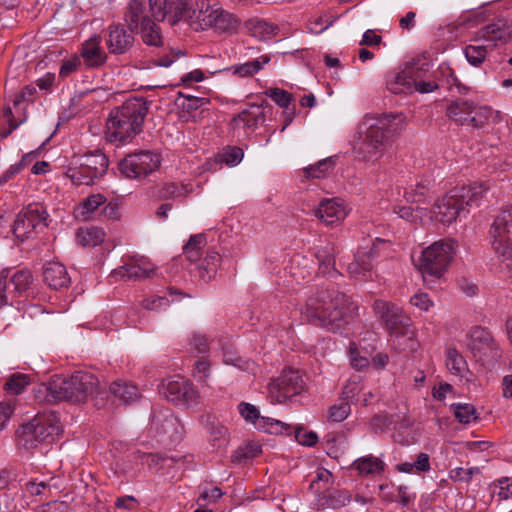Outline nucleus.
Segmentation results:
<instances>
[{
  "label": "nucleus",
  "instance_id": "f257e3e1",
  "mask_svg": "<svg viewBox=\"0 0 512 512\" xmlns=\"http://www.w3.org/2000/svg\"><path fill=\"white\" fill-rule=\"evenodd\" d=\"M402 122L401 115H365L351 140L354 150L366 161L381 158L401 130Z\"/></svg>",
  "mask_w": 512,
  "mask_h": 512
},
{
  "label": "nucleus",
  "instance_id": "f03ea898",
  "mask_svg": "<svg viewBox=\"0 0 512 512\" xmlns=\"http://www.w3.org/2000/svg\"><path fill=\"white\" fill-rule=\"evenodd\" d=\"M355 307L350 298L334 289L319 290L310 296L303 308V318L331 332L341 331L352 319Z\"/></svg>",
  "mask_w": 512,
  "mask_h": 512
},
{
  "label": "nucleus",
  "instance_id": "7ed1b4c3",
  "mask_svg": "<svg viewBox=\"0 0 512 512\" xmlns=\"http://www.w3.org/2000/svg\"><path fill=\"white\" fill-rule=\"evenodd\" d=\"M98 384V379L89 372L78 371L70 377L55 375L48 384L37 388L35 396L39 402H84L95 393Z\"/></svg>",
  "mask_w": 512,
  "mask_h": 512
},
{
  "label": "nucleus",
  "instance_id": "20e7f679",
  "mask_svg": "<svg viewBox=\"0 0 512 512\" xmlns=\"http://www.w3.org/2000/svg\"><path fill=\"white\" fill-rule=\"evenodd\" d=\"M148 103L142 97L127 99L112 110L106 124V138L118 144L130 142L142 130Z\"/></svg>",
  "mask_w": 512,
  "mask_h": 512
},
{
  "label": "nucleus",
  "instance_id": "39448f33",
  "mask_svg": "<svg viewBox=\"0 0 512 512\" xmlns=\"http://www.w3.org/2000/svg\"><path fill=\"white\" fill-rule=\"evenodd\" d=\"M487 191L488 187L483 182L451 189L434 203L435 220L451 224L458 217L466 216L469 207L480 205Z\"/></svg>",
  "mask_w": 512,
  "mask_h": 512
},
{
  "label": "nucleus",
  "instance_id": "423d86ee",
  "mask_svg": "<svg viewBox=\"0 0 512 512\" xmlns=\"http://www.w3.org/2000/svg\"><path fill=\"white\" fill-rule=\"evenodd\" d=\"M456 242L452 239H441L426 247L416 266L423 278L439 279L448 270L456 253Z\"/></svg>",
  "mask_w": 512,
  "mask_h": 512
},
{
  "label": "nucleus",
  "instance_id": "0eeeda50",
  "mask_svg": "<svg viewBox=\"0 0 512 512\" xmlns=\"http://www.w3.org/2000/svg\"><path fill=\"white\" fill-rule=\"evenodd\" d=\"M60 432L59 419L53 412L38 413L17 430L18 442L26 449L43 443H51Z\"/></svg>",
  "mask_w": 512,
  "mask_h": 512
},
{
  "label": "nucleus",
  "instance_id": "6e6552de",
  "mask_svg": "<svg viewBox=\"0 0 512 512\" xmlns=\"http://www.w3.org/2000/svg\"><path fill=\"white\" fill-rule=\"evenodd\" d=\"M446 114L457 125L474 129L483 128L498 117V112L490 106L463 98L452 101L447 106Z\"/></svg>",
  "mask_w": 512,
  "mask_h": 512
},
{
  "label": "nucleus",
  "instance_id": "1a4fd4ad",
  "mask_svg": "<svg viewBox=\"0 0 512 512\" xmlns=\"http://www.w3.org/2000/svg\"><path fill=\"white\" fill-rule=\"evenodd\" d=\"M108 159L100 150L88 152L76 158L73 166L66 170V177L75 185H93L108 170Z\"/></svg>",
  "mask_w": 512,
  "mask_h": 512
},
{
  "label": "nucleus",
  "instance_id": "9d476101",
  "mask_svg": "<svg viewBox=\"0 0 512 512\" xmlns=\"http://www.w3.org/2000/svg\"><path fill=\"white\" fill-rule=\"evenodd\" d=\"M373 310L391 337L413 338L414 331L411 318L399 306L382 299H377L373 303Z\"/></svg>",
  "mask_w": 512,
  "mask_h": 512
},
{
  "label": "nucleus",
  "instance_id": "9b49d317",
  "mask_svg": "<svg viewBox=\"0 0 512 512\" xmlns=\"http://www.w3.org/2000/svg\"><path fill=\"white\" fill-rule=\"evenodd\" d=\"M489 239L498 257L512 259V205L496 216L489 230Z\"/></svg>",
  "mask_w": 512,
  "mask_h": 512
},
{
  "label": "nucleus",
  "instance_id": "f8f14e48",
  "mask_svg": "<svg viewBox=\"0 0 512 512\" xmlns=\"http://www.w3.org/2000/svg\"><path fill=\"white\" fill-rule=\"evenodd\" d=\"M305 391V382L299 371L285 369L268 384V399L272 404H282Z\"/></svg>",
  "mask_w": 512,
  "mask_h": 512
},
{
  "label": "nucleus",
  "instance_id": "ddd939ff",
  "mask_svg": "<svg viewBox=\"0 0 512 512\" xmlns=\"http://www.w3.org/2000/svg\"><path fill=\"white\" fill-rule=\"evenodd\" d=\"M159 165L160 158L157 153L140 151L127 155L119 162L118 167L123 176L134 179L153 172Z\"/></svg>",
  "mask_w": 512,
  "mask_h": 512
},
{
  "label": "nucleus",
  "instance_id": "4468645a",
  "mask_svg": "<svg viewBox=\"0 0 512 512\" xmlns=\"http://www.w3.org/2000/svg\"><path fill=\"white\" fill-rule=\"evenodd\" d=\"M160 394L170 402L186 406L196 404L199 398L192 384L179 375L164 380L160 386Z\"/></svg>",
  "mask_w": 512,
  "mask_h": 512
},
{
  "label": "nucleus",
  "instance_id": "2eb2a0df",
  "mask_svg": "<svg viewBox=\"0 0 512 512\" xmlns=\"http://www.w3.org/2000/svg\"><path fill=\"white\" fill-rule=\"evenodd\" d=\"M152 17L156 21L168 20L171 25L191 18V9L186 0H148Z\"/></svg>",
  "mask_w": 512,
  "mask_h": 512
},
{
  "label": "nucleus",
  "instance_id": "dca6fc26",
  "mask_svg": "<svg viewBox=\"0 0 512 512\" xmlns=\"http://www.w3.org/2000/svg\"><path fill=\"white\" fill-rule=\"evenodd\" d=\"M47 213L39 204H30L22 209L14 222L13 233L17 238H26L38 227L46 226Z\"/></svg>",
  "mask_w": 512,
  "mask_h": 512
},
{
  "label": "nucleus",
  "instance_id": "f3484780",
  "mask_svg": "<svg viewBox=\"0 0 512 512\" xmlns=\"http://www.w3.org/2000/svg\"><path fill=\"white\" fill-rule=\"evenodd\" d=\"M238 411L246 422L253 424L258 430L268 433H288L289 427L284 422L261 416L256 406L250 403L241 402L238 405Z\"/></svg>",
  "mask_w": 512,
  "mask_h": 512
},
{
  "label": "nucleus",
  "instance_id": "a211bd4d",
  "mask_svg": "<svg viewBox=\"0 0 512 512\" xmlns=\"http://www.w3.org/2000/svg\"><path fill=\"white\" fill-rule=\"evenodd\" d=\"M350 208L341 198H324L320 201L315 216L327 226H337L348 216Z\"/></svg>",
  "mask_w": 512,
  "mask_h": 512
},
{
  "label": "nucleus",
  "instance_id": "6ab92c4d",
  "mask_svg": "<svg viewBox=\"0 0 512 512\" xmlns=\"http://www.w3.org/2000/svg\"><path fill=\"white\" fill-rule=\"evenodd\" d=\"M468 348L479 360L495 358L498 355L497 345L491 334L482 327H472L468 333Z\"/></svg>",
  "mask_w": 512,
  "mask_h": 512
},
{
  "label": "nucleus",
  "instance_id": "aec40b11",
  "mask_svg": "<svg viewBox=\"0 0 512 512\" xmlns=\"http://www.w3.org/2000/svg\"><path fill=\"white\" fill-rule=\"evenodd\" d=\"M156 270L155 265L144 256H133L123 266L114 269L111 277L115 279L139 280L150 277Z\"/></svg>",
  "mask_w": 512,
  "mask_h": 512
},
{
  "label": "nucleus",
  "instance_id": "412c9836",
  "mask_svg": "<svg viewBox=\"0 0 512 512\" xmlns=\"http://www.w3.org/2000/svg\"><path fill=\"white\" fill-rule=\"evenodd\" d=\"M512 34V28L504 19L485 26L479 32V40H483L493 50L498 43H506Z\"/></svg>",
  "mask_w": 512,
  "mask_h": 512
},
{
  "label": "nucleus",
  "instance_id": "4be33fe9",
  "mask_svg": "<svg viewBox=\"0 0 512 512\" xmlns=\"http://www.w3.org/2000/svg\"><path fill=\"white\" fill-rule=\"evenodd\" d=\"M152 424L159 433L167 435L171 441L180 440L184 433L183 425L170 410L154 415Z\"/></svg>",
  "mask_w": 512,
  "mask_h": 512
},
{
  "label": "nucleus",
  "instance_id": "5701e85b",
  "mask_svg": "<svg viewBox=\"0 0 512 512\" xmlns=\"http://www.w3.org/2000/svg\"><path fill=\"white\" fill-rule=\"evenodd\" d=\"M375 244L361 247L354 257V260L348 264V273L356 279H366L372 270L371 259L375 256Z\"/></svg>",
  "mask_w": 512,
  "mask_h": 512
},
{
  "label": "nucleus",
  "instance_id": "b1692460",
  "mask_svg": "<svg viewBox=\"0 0 512 512\" xmlns=\"http://www.w3.org/2000/svg\"><path fill=\"white\" fill-rule=\"evenodd\" d=\"M43 280L51 289L54 290L68 288L71 283V278L66 267L55 261L44 264Z\"/></svg>",
  "mask_w": 512,
  "mask_h": 512
},
{
  "label": "nucleus",
  "instance_id": "393cba45",
  "mask_svg": "<svg viewBox=\"0 0 512 512\" xmlns=\"http://www.w3.org/2000/svg\"><path fill=\"white\" fill-rule=\"evenodd\" d=\"M108 32L107 47L111 53L123 54L132 47L134 37L121 24L110 25Z\"/></svg>",
  "mask_w": 512,
  "mask_h": 512
},
{
  "label": "nucleus",
  "instance_id": "a878e982",
  "mask_svg": "<svg viewBox=\"0 0 512 512\" xmlns=\"http://www.w3.org/2000/svg\"><path fill=\"white\" fill-rule=\"evenodd\" d=\"M220 11V6L211 4L208 0H201L196 3V9L191 10L192 17L190 19H193L202 30H205L213 27Z\"/></svg>",
  "mask_w": 512,
  "mask_h": 512
},
{
  "label": "nucleus",
  "instance_id": "bb28decb",
  "mask_svg": "<svg viewBox=\"0 0 512 512\" xmlns=\"http://www.w3.org/2000/svg\"><path fill=\"white\" fill-rule=\"evenodd\" d=\"M81 57L90 67H99L106 61V54L101 47V36L93 35L81 47Z\"/></svg>",
  "mask_w": 512,
  "mask_h": 512
},
{
  "label": "nucleus",
  "instance_id": "cd10ccee",
  "mask_svg": "<svg viewBox=\"0 0 512 512\" xmlns=\"http://www.w3.org/2000/svg\"><path fill=\"white\" fill-rule=\"evenodd\" d=\"M415 82V69L407 65L402 71L392 74L387 79V89L394 94L411 91Z\"/></svg>",
  "mask_w": 512,
  "mask_h": 512
},
{
  "label": "nucleus",
  "instance_id": "c85d7f7f",
  "mask_svg": "<svg viewBox=\"0 0 512 512\" xmlns=\"http://www.w3.org/2000/svg\"><path fill=\"white\" fill-rule=\"evenodd\" d=\"M124 21L129 30L133 33L138 32L139 29L147 25L151 19L146 14L145 7L139 0H131L127 5Z\"/></svg>",
  "mask_w": 512,
  "mask_h": 512
},
{
  "label": "nucleus",
  "instance_id": "c756f323",
  "mask_svg": "<svg viewBox=\"0 0 512 512\" xmlns=\"http://www.w3.org/2000/svg\"><path fill=\"white\" fill-rule=\"evenodd\" d=\"M220 349L222 353V361L224 364L232 365L241 371L255 373L257 368L256 364L251 360L240 357L237 354L234 346L228 340L220 342Z\"/></svg>",
  "mask_w": 512,
  "mask_h": 512
},
{
  "label": "nucleus",
  "instance_id": "7c9ffc66",
  "mask_svg": "<svg viewBox=\"0 0 512 512\" xmlns=\"http://www.w3.org/2000/svg\"><path fill=\"white\" fill-rule=\"evenodd\" d=\"M317 501L320 508L338 509L351 501V495L347 490L324 488L323 492L319 493Z\"/></svg>",
  "mask_w": 512,
  "mask_h": 512
},
{
  "label": "nucleus",
  "instance_id": "2f4dec72",
  "mask_svg": "<svg viewBox=\"0 0 512 512\" xmlns=\"http://www.w3.org/2000/svg\"><path fill=\"white\" fill-rule=\"evenodd\" d=\"M270 61L271 56L268 54H263L245 63L233 65L229 68H224V70L232 71L234 75L239 77H251L262 70L264 66L267 65ZM221 71H223V69H219L216 72Z\"/></svg>",
  "mask_w": 512,
  "mask_h": 512
},
{
  "label": "nucleus",
  "instance_id": "473e14b6",
  "mask_svg": "<svg viewBox=\"0 0 512 512\" xmlns=\"http://www.w3.org/2000/svg\"><path fill=\"white\" fill-rule=\"evenodd\" d=\"M106 202L105 196L102 194H92L86 197L79 205L75 208L74 214L76 219L87 221L93 217L95 211Z\"/></svg>",
  "mask_w": 512,
  "mask_h": 512
},
{
  "label": "nucleus",
  "instance_id": "72a5a7b5",
  "mask_svg": "<svg viewBox=\"0 0 512 512\" xmlns=\"http://www.w3.org/2000/svg\"><path fill=\"white\" fill-rule=\"evenodd\" d=\"M353 468L362 476H374L384 471L385 463L380 458L369 455L356 459Z\"/></svg>",
  "mask_w": 512,
  "mask_h": 512
},
{
  "label": "nucleus",
  "instance_id": "f704fd0d",
  "mask_svg": "<svg viewBox=\"0 0 512 512\" xmlns=\"http://www.w3.org/2000/svg\"><path fill=\"white\" fill-rule=\"evenodd\" d=\"M220 261L221 256L217 251L208 250L205 258L197 267L199 277L205 282L213 279L217 273Z\"/></svg>",
  "mask_w": 512,
  "mask_h": 512
},
{
  "label": "nucleus",
  "instance_id": "c9c22d12",
  "mask_svg": "<svg viewBox=\"0 0 512 512\" xmlns=\"http://www.w3.org/2000/svg\"><path fill=\"white\" fill-rule=\"evenodd\" d=\"M264 113L258 106H253L250 109L243 110L233 118L235 126H244L249 129L256 128L264 121Z\"/></svg>",
  "mask_w": 512,
  "mask_h": 512
},
{
  "label": "nucleus",
  "instance_id": "e433bc0d",
  "mask_svg": "<svg viewBox=\"0 0 512 512\" xmlns=\"http://www.w3.org/2000/svg\"><path fill=\"white\" fill-rule=\"evenodd\" d=\"M431 183L419 182L406 188L404 197L408 202L424 204L431 198Z\"/></svg>",
  "mask_w": 512,
  "mask_h": 512
},
{
  "label": "nucleus",
  "instance_id": "4c0bfd02",
  "mask_svg": "<svg viewBox=\"0 0 512 512\" xmlns=\"http://www.w3.org/2000/svg\"><path fill=\"white\" fill-rule=\"evenodd\" d=\"M430 468V457L427 453L418 454L414 462H403L395 466L398 472L407 474H420L429 471Z\"/></svg>",
  "mask_w": 512,
  "mask_h": 512
},
{
  "label": "nucleus",
  "instance_id": "58836bf2",
  "mask_svg": "<svg viewBox=\"0 0 512 512\" xmlns=\"http://www.w3.org/2000/svg\"><path fill=\"white\" fill-rule=\"evenodd\" d=\"M105 232L101 228L87 227L77 231V241L84 247H95L104 241Z\"/></svg>",
  "mask_w": 512,
  "mask_h": 512
},
{
  "label": "nucleus",
  "instance_id": "ea45409f",
  "mask_svg": "<svg viewBox=\"0 0 512 512\" xmlns=\"http://www.w3.org/2000/svg\"><path fill=\"white\" fill-rule=\"evenodd\" d=\"M8 272V284L12 294H21L26 291L32 283V274L28 270H18L12 275Z\"/></svg>",
  "mask_w": 512,
  "mask_h": 512
},
{
  "label": "nucleus",
  "instance_id": "a19ab883",
  "mask_svg": "<svg viewBox=\"0 0 512 512\" xmlns=\"http://www.w3.org/2000/svg\"><path fill=\"white\" fill-rule=\"evenodd\" d=\"M206 245V238L202 234L193 235L184 246V255L190 262H197L201 259V250Z\"/></svg>",
  "mask_w": 512,
  "mask_h": 512
},
{
  "label": "nucleus",
  "instance_id": "79ce46f5",
  "mask_svg": "<svg viewBox=\"0 0 512 512\" xmlns=\"http://www.w3.org/2000/svg\"><path fill=\"white\" fill-rule=\"evenodd\" d=\"M110 390L125 403L133 402L138 398V388L130 383L116 381L111 384Z\"/></svg>",
  "mask_w": 512,
  "mask_h": 512
},
{
  "label": "nucleus",
  "instance_id": "37998d69",
  "mask_svg": "<svg viewBox=\"0 0 512 512\" xmlns=\"http://www.w3.org/2000/svg\"><path fill=\"white\" fill-rule=\"evenodd\" d=\"M488 51H490V47L486 43L471 44L465 47L464 55L471 65L479 67L486 59Z\"/></svg>",
  "mask_w": 512,
  "mask_h": 512
},
{
  "label": "nucleus",
  "instance_id": "c03bdc74",
  "mask_svg": "<svg viewBox=\"0 0 512 512\" xmlns=\"http://www.w3.org/2000/svg\"><path fill=\"white\" fill-rule=\"evenodd\" d=\"M335 162L332 157L320 160L315 165L304 168L303 172L307 178L321 179L326 177L334 168Z\"/></svg>",
  "mask_w": 512,
  "mask_h": 512
},
{
  "label": "nucleus",
  "instance_id": "a18cd8bd",
  "mask_svg": "<svg viewBox=\"0 0 512 512\" xmlns=\"http://www.w3.org/2000/svg\"><path fill=\"white\" fill-rule=\"evenodd\" d=\"M30 384V377L24 373H13L11 374L4 388L10 395H18L24 391V389Z\"/></svg>",
  "mask_w": 512,
  "mask_h": 512
},
{
  "label": "nucleus",
  "instance_id": "49530a36",
  "mask_svg": "<svg viewBox=\"0 0 512 512\" xmlns=\"http://www.w3.org/2000/svg\"><path fill=\"white\" fill-rule=\"evenodd\" d=\"M446 366L453 375L459 376L466 370L467 364L456 349L449 348L446 351Z\"/></svg>",
  "mask_w": 512,
  "mask_h": 512
},
{
  "label": "nucleus",
  "instance_id": "de8ad7c7",
  "mask_svg": "<svg viewBox=\"0 0 512 512\" xmlns=\"http://www.w3.org/2000/svg\"><path fill=\"white\" fill-rule=\"evenodd\" d=\"M143 42L149 46H159L162 44L160 28L154 21H150L139 29Z\"/></svg>",
  "mask_w": 512,
  "mask_h": 512
},
{
  "label": "nucleus",
  "instance_id": "09e8293b",
  "mask_svg": "<svg viewBox=\"0 0 512 512\" xmlns=\"http://www.w3.org/2000/svg\"><path fill=\"white\" fill-rule=\"evenodd\" d=\"M454 415L460 423L469 424L477 419L476 410L473 405L468 403H458L453 405Z\"/></svg>",
  "mask_w": 512,
  "mask_h": 512
},
{
  "label": "nucleus",
  "instance_id": "8fccbe9b",
  "mask_svg": "<svg viewBox=\"0 0 512 512\" xmlns=\"http://www.w3.org/2000/svg\"><path fill=\"white\" fill-rule=\"evenodd\" d=\"M81 64V59L76 54L63 59L59 69V78L66 79L76 73L81 67Z\"/></svg>",
  "mask_w": 512,
  "mask_h": 512
},
{
  "label": "nucleus",
  "instance_id": "3c124183",
  "mask_svg": "<svg viewBox=\"0 0 512 512\" xmlns=\"http://www.w3.org/2000/svg\"><path fill=\"white\" fill-rule=\"evenodd\" d=\"M329 250L327 251H318L317 258L319 262V270L323 275H329L330 277H335L338 272L334 268L335 260L332 256L328 255Z\"/></svg>",
  "mask_w": 512,
  "mask_h": 512
},
{
  "label": "nucleus",
  "instance_id": "603ef678",
  "mask_svg": "<svg viewBox=\"0 0 512 512\" xmlns=\"http://www.w3.org/2000/svg\"><path fill=\"white\" fill-rule=\"evenodd\" d=\"M209 434L214 446L224 447L228 443V429L221 424H211Z\"/></svg>",
  "mask_w": 512,
  "mask_h": 512
},
{
  "label": "nucleus",
  "instance_id": "864d4df0",
  "mask_svg": "<svg viewBox=\"0 0 512 512\" xmlns=\"http://www.w3.org/2000/svg\"><path fill=\"white\" fill-rule=\"evenodd\" d=\"M350 413L351 407L349 402L342 400L330 407L329 419L333 422H342L349 416Z\"/></svg>",
  "mask_w": 512,
  "mask_h": 512
},
{
  "label": "nucleus",
  "instance_id": "5fc2aeb1",
  "mask_svg": "<svg viewBox=\"0 0 512 512\" xmlns=\"http://www.w3.org/2000/svg\"><path fill=\"white\" fill-rule=\"evenodd\" d=\"M236 24H237V21H236L235 17L231 13H229L221 8L219 17L216 18V21L214 22V25L212 28H214L215 30H217L219 32H225V31L234 29L236 27Z\"/></svg>",
  "mask_w": 512,
  "mask_h": 512
},
{
  "label": "nucleus",
  "instance_id": "6e6d98bb",
  "mask_svg": "<svg viewBox=\"0 0 512 512\" xmlns=\"http://www.w3.org/2000/svg\"><path fill=\"white\" fill-rule=\"evenodd\" d=\"M332 479L333 475L329 470L319 468L316 472V478L310 484V488L319 494L321 489L328 488V485L332 483Z\"/></svg>",
  "mask_w": 512,
  "mask_h": 512
},
{
  "label": "nucleus",
  "instance_id": "4d7b16f0",
  "mask_svg": "<svg viewBox=\"0 0 512 512\" xmlns=\"http://www.w3.org/2000/svg\"><path fill=\"white\" fill-rule=\"evenodd\" d=\"M266 95L285 109L289 107L292 101V94L280 88H271L266 92Z\"/></svg>",
  "mask_w": 512,
  "mask_h": 512
},
{
  "label": "nucleus",
  "instance_id": "13d9d810",
  "mask_svg": "<svg viewBox=\"0 0 512 512\" xmlns=\"http://www.w3.org/2000/svg\"><path fill=\"white\" fill-rule=\"evenodd\" d=\"M493 493L496 494L500 500H506L512 497V478L502 477L494 484Z\"/></svg>",
  "mask_w": 512,
  "mask_h": 512
},
{
  "label": "nucleus",
  "instance_id": "bf43d9fd",
  "mask_svg": "<svg viewBox=\"0 0 512 512\" xmlns=\"http://www.w3.org/2000/svg\"><path fill=\"white\" fill-rule=\"evenodd\" d=\"M362 390V386L356 379H351L344 386L342 395L344 401H359V394Z\"/></svg>",
  "mask_w": 512,
  "mask_h": 512
},
{
  "label": "nucleus",
  "instance_id": "052dcab7",
  "mask_svg": "<svg viewBox=\"0 0 512 512\" xmlns=\"http://www.w3.org/2000/svg\"><path fill=\"white\" fill-rule=\"evenodd\" d=\"M169 305V300L165 296H156L151 295L143 299L142 306L151 311H159L167 308Z\"/></svg>",
  "mask_w": 512,
  "mask_h": 512
},
{
  "label": "nucleus",
  "instance_id": "680f3d73",
  "mask_svg": "<svg viewBox=\"0 0 512 512\" xmlns=\"http://www.w3.org/2000/svg\"><path fill=\"white\" fill-rule=\"evenodd\" d=\"M244 153L243 150L239 147H229L226 149L222 155L221 160L228 166H236L243 159Z\"/></svg>",
  "mask_w": 512,
  "mask_h": 512
},
{
  "label": "nucleus",
  "instance_id": "e2e57ef3",
  "mask_svg": "<svg viewBox=\"0 0 512 512\" xmlns=\"http://www.w3.org/2000/svg\"><path fill=\"white\" fill-rule=\"evenodd\" d=\"M189 345L191 349L198 354H206L209 350L208 338L199 332H195L191 335Z\"/></svg>",
  "mask_w": 512,
  "mask_h": 512
},
{
  "label": "nucleus",
  "instance_id": "0e129e2a",
  "mask_svg": "<svg viewBox=\"0 0 512 512\" xmlns=\"http://www.w3.org/2000/svg\"><path fill=\"white\" fill-rule=\"evenodd\" d=\"M350 362L351 365L357 370H363L370 364L369 359L366 356L360 354L355 344H351L349 347Z\"/></svg>",
  "mask_w": 512,
  "mask_h": 512
},
{
  "label": "nucleus",
  "instance_id": "69168bd1",
  "mask_svg": "<svg viewBox=\"0 0 512 512\" xmlns=\"http://www.w3.org/2000/svg\"><path fill=\"white\" fill-rule=\"evenodd\" d=\"M276 30L277 26L268 23L264 20L257 21L253 26L254 35L264 39L270 38L272 35H275Z\"/></svg>",
  "mask_w": 512,
  "mask_h": 512
},
{
  "label": "nucleus",
  "instance_id": "338daca9",
  "mask_svg": "<svg viewBox=\"0 0 512 512\" xmlns=\"http://www.w3.org/2000/svg\"><path fill=\"white\" fill-rule=\"evenodd\" d=\"M191 190V188L184 184L168 183L164 187V194L172 198L187 197Z\"/></svg>",
  "mask_w": 512,
  "mask_h": 512
},
{
  "label": "nucleus",
  "instance_id": "774afa93",
  "mask_svg": "<svg viewBox=\"0 0 512 512\" xmlns=\"http://www.w3.org/2000/svg\"><path fill=\"white\" fill-rule=\"evenodd\" d=\"M295 439L299 444L310 447L317 443L318 436L312 431H305L298 428L295 430Z\"/></svg>",
  "mask_w": 512,
  "mask_h": 512
}]
</instances>
